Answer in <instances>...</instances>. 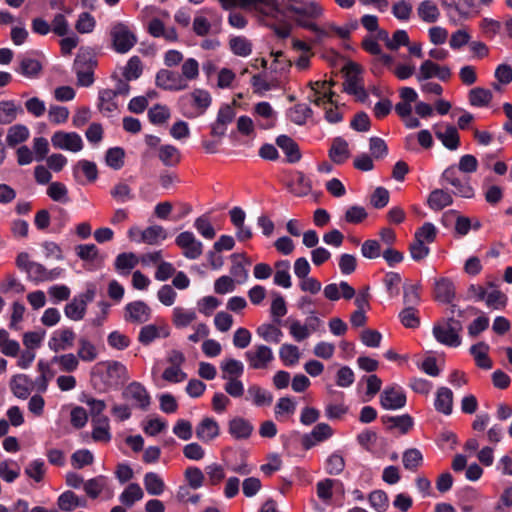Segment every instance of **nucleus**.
<instances>
[{
	"mask_svg": "<svg viewBox=\"0 0 512 512\" xmlns=\"http://www.w3.org/2000/svg\"><path fill=\"white\" fill-rule=\"evenodd\" d=\"M176 245L182 254L191 260L198 259L203 253V244L190 231L181 232L175 239Z\"/></svg>",
	"mask_w": 512,
	"mask_h": 512,
	"instance_id": "nucleus-15",
	"label": "nucleus"
},
{
	"mask_svg": "<svg viewBox=\"0 0 512 512\" xmlns=\"http://www.w3.org/2000/svg\"><path fill=\"white\" fill-rule=\"evenodd\" d=\"M231 51L240 57H247L252 52L251 42L242 36L233 37L229 41Z\"/></svg>",
	"mask_w": 512,
	"mask_h": 512,
	"instance_id": "nucleus-64",
	"label": "nucleus"
},
{
	"mask_svg": "<svg viewBox=\"0 0 512 512\" xmlns=\"http://www.w3.org/2000/svg\"><path fill=\"white\" fill-rule=\"evenodd\" d=\"M284 9L299 27L310 32L325 16V8L318 0H284Z\"/></svg>",
	"mask_w": 512,
	"mask_h": 512,
	"instance_id": "nucleus-2",
	"label": "nucleus"
},
{
	"mask_svg": "<svg viewBox=\"0 0 512 512\" xmlns=\"http://www.w3.org/2000/svg\"><path fill=\"white\" fill-rule=\"evenodd\" d=\"M143 484L147 493L152 496H160L166 489L164 480L155 472L146 473L143 477Z\"/></svg>",
	"mask_w": 512,
	"mask_h": 512,
	"instance_id": "nucleus-49",
	"label": "nucleus"
},
{
	"mask_svg": "<svg viewBox=\"0 0 512 512\" xmlns=\"http://www.w3.org/2000/svg\"><path fill=\"white\" fill-rule=\"evenodd\" d=\"M75 338L76 335L71 328L57 329L51 334L48 347L55 353L67 351L74 346Z\"/></svg>",
	"mask_w": 512,
	"mask_h": 512,
	"instance_id": "nucleus-21",
	"label": "nucleus"
},
{
	"mask_svg": "<svg viewBox=\"0 0 512 512\" xmlns=\"http://www.w3.org/2000/svg\"><path fill=\"white\" fill-rule=\"evenodd\" d=\"M19 464L11 459L0 462V477L7 483L14 482L20 476Z\"/></svg>",
	"mask_w": 512,
	"mask_h": 512,
	"instance_id": "nucleus-57",
	"label": "nucleus"
},
{
	"mask_svg": "<svg viewBox=\"0 0 512 512\" xmlns=\"http://www.w3.org/2000/svg\"><path fill=\"white\" fill-rule=\"evenodd\" d=\"M117 92L112 89H103L99 91L97 107L105 116H111L119 110V104L116 100Z\"/></svg>",
	"mask_w": 512,
	"mask_h": 512,
	"instance_id": "nucleus-32",
	"label": "nucleus"
},
{
	"mask_svg": "<svg viewBox=\"0 0 512 512\" xmlns=\"http://www.w3.org/2000/svg\"><path fill=\"white\" fill-rule=\"evenodd\" d=\"M195 434L199 441L211 443L220 435L219 423L212 417H204L196 425Z\"/></svg>",
	"mask_w": 512,
	"mask_h": 512,
	"instance_id": "nucleus-22",
	"label": "nucleus"
},
{
	"mask_svg": "<svg viewBox=\"0 0 512 512\" xmlns=\"http://www.w3.org/2000/svg\"><path fill=\"white\" fill-rule=\"evenodd\" d=\"M180 77L183 79V82L189 85V82L196 80L199 77V63L194 58H187L182 66Z\"/></svg>",
	"mask_w": 512,
	"mask_h": 512,
	"instance_id": "nucleus-61",
	"label": "nucleus"
},
{
	"mask_svg": "<svg viewBox=\"0 0 512 512\" xmlns=\"http://www.w3.org/2000/svg\"><path fill=\"white\" fill-rule=\"evenodd\" d=\"M435 410L444 415H450L453 411V392L447 387H439L435 394Z\"/></svg>",
	"mask_w": 512,
	"mask_h": 512,
	"instance_id": "nucleus-35",
	"label": "nucleus"
},
{
	"mask_svg": "<svg viewBox=\"0 0 512 512\" xmlns=\"http://www.w3.org/2000/svg\"><path fill=\"white\" fill-rule=\"evenodd\" d=\"M248 367L253 370H264L274 360V354L270 347L264 344H256L244 354Z\"/></svg>",
	"mask_w": 512,
	"mask_h": 512,
	"instance_id": "nucleus-8",
	"label": "nucleus"
},
{
	"mask_svg": "<svg viewBox=\"0 0 512 512\" xmlns=\"http://www.w3.org/2000/svg\"><path fill=\"white\" fill-rule=\"evenodd\" d=\"M456 288L453 281L446 277H441L434 284V298L441 303H451L455 298Z\"/></svg>",
	"mask_w": 512,
	"mask_h": 512,
	"instance_id": "nucleus-28",
	"label": "nucleus"
},
{
	"mask_svg": "<svg viewBox=\"0 0 512 512\" xmlns=\"http://www.w3.org/2000/svg\"><path fill=\"white\" fill-rule=\"evenodd\" d=\"M436 137L449 150L455 151L460 146V136L457 129L452 125H447L443 130L435 132Z\"/></svg>",
	"mask_w": 512,
	"mask_h": 512,
	"instance_id": "nucleus-40",
	"label": "nucleus"
},
{
	"mask_svg": "<svg viewBox=\"0 0 512 512\" xmlns=\"http://www.w3.org/2000/svg\"><path fill=\"white\" fill-rule=\"evenodd\" d=\"M196 318L197 314L193 309L177 306L172 310V323L178 329L188 327Z\"/></svg>",
	"mask_w": 512,
	"mask_h": 512,
	"instance_id": "nucleus-42",
	"label": "nucleus"
},
{
	"mask_svg": "<svg viewBox=\"0 0 512 512\" xmlns=\"http://www.w3.org/2000/svg\"><path fill=\"white\" fill-rule=\"evenodd\" d=\"M93 296V291H88L84 295L75 297L65 306L64 312L66 317L73 321L82 320L85 316L87 303L93 299Z\"/></svg>",
	"mask_w": 512,
	"mask_h": 512,
	"instance_id": "nucleus-23",
	"label": "nucleus"
},
{
	"mask_svg": "<svg viewBox=\"0 0 512 512\" xmlns=\"http://www.w3.org/2000/svg\"><path fill=\"white\" fill-rule=\"evenodd\" d=\"M357 70L358 67L353 65L347 73L343 89L347 94L353 95L358 101L364 102L368 98V94L365 90L363 79Z\"/></svg>",
	"mask_w": 512,
	"mask_h": 512,
	"instance_id": "nucleus-19",
	"label": "nucleus"
},
{
	"mask_svg": "<svg viewBox=\"0 0 512 512\" xmlns=\"http://www.w3.org/2000/svg\"><path fill=\"white\" fill-rule=\"evenodd\" d=\"M324 296L331 301H337L340 298L350 300L355 296V289L346 281H341L339 284L331 283L325 286Z\"/></svg>",
	"mask_w": 512,
	"mask_h": 512,
	"instance_id": "nucleus-30",
	"label": "nucleus"
},
{
	"mask_svg": "<svg viewBox=\"0 0 512 512\" xmlns=\"http://www.w3.org/2000/svg\"><path fill=\"white\" fill-rule=\"evenodd\" d=\"M492 99V92L483 87H475L468 93L469 104L473 107H487Z\"/></svg>",
	"mask_w": 512,
	"mask_h": 512,
	"instance_id": "nucleus-51",
	"label": "nucleus"
},
{
	"mask_svg": "<svg viewBox=\"0 0 512 512\" xmlns=\"http://www.w3.org/2000/svg\"><path fill=\"white\" fill-rule=\"evenodd\" d=\"M406 394L402 387L392 385L386 387L380 395V404L385 410H398L406 405Z\"/></svg>",
	"mask_w": 512,
	"mask_h": 512,
	"instance_id": "nucleus-16",
	"label": "nucleus"
},
{
	"mask_svg": "<svg viewBox=\"0 0 512 512\" xmlns=\"http://www.w3.org/2000/svg\"><path fill=\"white\" fill-rule=\"evenodd\" d=\"M402 462L405 469L409 471H416L423 464V455L420 450L410 448L404 451Z\"/></svg>",
	"mask_w": 512,
	"mask_h": 512,
	"instance_id": "nucleus-59",
	"label": "nucleus"
},
{
	"mask_svg": "<svg viewBox=\"0 0 512 512\" xmlns=\"http://www.w3.org/2000/svg\"><path fill=\"white\" fill-rule=\"evenodd\" d=\"M235 7L253 9L272 18H276L280 12L278 0H229L228 9Z\"/></svg>",
	"mask_w": 512,
	"mask_h": 512,
	"instance_id": "nucleus-9",
	"label": "nucleus"
},
{
	"mask_svg": "<svg viewBox=\"0 0 512 512\" xmlns=\"http://www.w3.org/2000/svg\"><path fill=\"white\" fill-rule=\"evenodd\" d=\"M351 31L352 28L348 26H337L333 22H325L322 24L318 22L312 33H314L319 39L329 38L334 35L340 39H347L349 38Z\"/></svg>",
	"mask_w": 512,
	"mask_h": 512,
	"instance_id": "nucleus-24",
	"label": "nucleus"
},
{
	"mask_svg": "<svg viewBox=\"0 0 512 512\" xmlns=\"http://www.w3.org/2000/svg\"><path fill=\"white\" fill-rule=\"evenodd\" d=\"M451 316L437 321L432 329L434 338L442 345L456 348L462 343L461 331L462 323L455 318V315L462 317L464 313L475 314L476 310L472 307L466 310L457 309L456 306L450 308Z\"/></svg>",
	"mask_w": 512,
	"mask_h": 512,
	"instance_id": "nucleus-3",
	"label": "nucleus"
},
{
	"mask_svg": "<svg viewBox=\"0 0 512 512\" xmlns=\"http://www.w3.org/2000/svg\"><path fill=\"white\" fill-rule=\"evenodd\" d=\"M155 84L157 87L171 92H179L189 88V85L183 82L179 72L160 69L155 77Z\"/></svg>",
	"mask_w": 512,
	"mask_h": 512,
	"instance_id": "nucleus-14",
	"label": "nucleus"
},
{
	"mask_svg": "<svg viewBox=\"0 0 512 512\" xmlns=\"http://www.w3.org/2000/svg\"><path fill=\"white\" fill-rule=\"evenodd\" d=\"M333 435V429L327 423L317 424L309 434L304 435L302 444L305 449L314 447L317 443L323 442Z\"/></svg>",
	"mask_w": 512,
	"mask_h": 512,
	"instance_id": "nucleus-27",
	"label": "nucleus"
},
{
	"mask_svg": "<svg viewBox=\"0 0 512 512\" xmlns=\"http://www.w3.org/2000/svg\"><path fill=\"white\" fill-rule=\"evenodd\" d=\"M109 480L104 475H98L84 483V491L91 499L98 498L104 491L108 490Z\"/></svg>",
	"mask_w": 512,
	"mask_h": 512,
	"instance_id": "nucleus-41",
	"label": "nucleus"
},
{
	"mask_svg": "<svg viewBox=\"0 0 512 512\" xmlns=\"http://www.w3.org/2000/svg\"><path fill=\"white\" fill-rule=\"evenodd\" d=\"M92 439L95 442L108 443L112 436L108 417H94L91 419Z\"/></svg>",
	"mask_w": 512,
	"mask_h": 512,
	"instance_id": "nucleus-33",
	"label": "nucleus"
},
{
	"mask_svg": "<svg viewBox=\"0 0 512 512\" xmlns=\"http://www.w3.org/2000/svg\"><path fill=\"white\" fill-rule=\"evenodd\" d=\"M247 400L256 407L270 406L273 402V395L267 389L254 384L247 390Z\"/></svg>",
	"mask_w": 512,
	"mask_h": 512,
	"instance_id": "nucleus-37",
	"label": "nucleus"
},
{
	"mask_svg": "<svg viewBox=\"0 0 512 512\" xmlns=\"http://www.w3.org/2000/svg\"><path fill=\"white\" fill-rule=\"evenodd\" d=\"M73 176L75 180L81 184L84 183V179L92 183L98 178V169L94 162L89 160H79L73 167Z\"/></svg>",
	"mask_w": 512,
	"mask_h": 512,
	"instance_id": "nucleus-26",
	"label": "nucleus"
},
{
	"mask_svg": "<svg viewBox=\"0 0 512 512\" xmlns=\"http://www.w3.org/2000/svg\"><path fill=\"white\" fill-rule=\"evenodd\" d=\"M274 283L283 288H290L291 276L289 273L290 263L287 260H280L275 263Z\"/></svg>",
	"mask_w": 512,
	"mask_h": 512,
	"instance_id": "nucleus-55",
	"label": "nucleus"
},
{
	"mask_svg": "<svg viewBox=\"0 0 512 512\" xmlns=\"http://www.w3.org/2000/svg\"><path fill=\"white\" fill-rule=\"evenodd\" d=\"M112 49L119 53H128L137 43L135 29L124 22L112 23L108 31Z\"/></svg>",
	"mask_w": 512,
	"mask_h": 512,
	"instance_id": "nucleus-6",
	"label": "nucleus"
},
{
	"mask_svg": "<svg viewBox=\"0 0 512 512\" xmlns=\"http://www.w3.org/2000/svg\"><path fill=\"white\" fill-rule=\"evenodd\" d=\"M125 400L141 410H147L151 404V396L145 386L140 382L129 383L122 392Z\"/></svg>",
	"mask_w": 512,
	"mask_h": 512,
	"instance_id": "nucleus-11",
	"label": "nucleus"
},
{
	"mask_svg": "<svg viewBox=\"0 0 512 512\" xmlns=\"http://www.w3.org/2000/svg\"><path fill=\"white\" fill-rule=\"evenodd\" d=\"M333 85L334 82L327 80L311 81L308 83L307 98L325 110V118L328 122L337 123L342 120V114L337 107L338 100L335 98V93L332 91Z\"/></svg>",
	"mask_w": 512,
	"mask_h": 512,
	"instance_id": "nucleus-4",
	"label": "nucleus"
},
{
	"mask_svg": "<svg viewBox=\"0 0 512 512\" xmlns=\"http://www.w3.org/2000/svg\"><path fill=\"white\" fill-rule=\"evenodd\" d=\"M257 335L266 342L278 344L282 340L283 332L274 324L264 323L256 329Z\"/></svg>",
	"mask_w": 512,
	"mask_h": 512,
	"instance_id": "nucleus-53",
	"label": "nucleus"
},
{
	"mask_svg": "<svg viewBox=\"0 0 512 512\" xmlns=\"http://www.w3.org/2000/svg\"><path fill=\"white\" fill-rule=\"evenodd\" d=\"M312 189L310 179L302 172H297L292 179L291 191L296 196L307 195Z\"/></svg>",
	"mask_w": 512,
	"mask_h": 512,
	"instance_id": "nucleus-63",
	"label": "nucleus"
},
{
	"mask_svg": "<svg viewBox=\"0 0 512 512\" xmlns=\"http://www.w3.org/2000/svg\"><path fill=\"white\" fill-rule=\"evenodd\" d=\"M441 181L443 185L451 186L452 192L456 196L463 198L474 197L475 191L470 184V177L456 169V165H451L443 171Z\"/></svg>",
	"mask_w": 512,
	"mask_h": 512,
	"instance_id": "nucleus-7",
	"label": "nucleus"
},
{
	"mask_svg": "<svg viewBox=\"0 0 512 512\" xmlns=\"http://www.w3.org/2000/svg\"><path fill=\"white\" fill-rule=\"evenodd\" d=\"M95 61L85 54H78L74 61V70L77 75V83L80 86L88 87L94 82L93 68Z\"/></svg>",
	"mask_w": 512,
	"mask_h": 512,
	"instance_id": "nucleus-17",
	"label": "nucleus"
},
{
	"mask_svg": "<svg viewBox=\"0 0 512 512\" xmlns=\"http://www.w3.org/2000/svg\"><path fill=\"white\" fill-rule=\"evenodd\" d=\"M253 114L261 119L259 126L263 129H270L275 126L277 113L269 102L262 101L254 106Z\"/></svg>",
	"mask_w": 512,
	"mask_h": 512,
	"instance_id": "nucleus-31",
	"label": "nucleus"
},
{
	"mask_svg": "<svg viewBox=\"0 0 512 512\" xmlns=\"http://www.w3.org/2000/svg\"><path fill=\"white\" fill-rule=\"evenodd\" d=\"M37 370L39 376L33 381V390L45 393L48 389L49 381L54 376V371L50 368V363H46V360L43 359L38 361Z\"/></svg>",
	"mask_w": 512,
	"mask_h": 512,
	"instance_id": "nucleus-34",
	"label": "nucleus"
},
{
	"mask_svg": "<svg viewBox=\"0 0 512 512\" xmlns=\"http://www.w3.org/2000/svg\"><path fill=\"white\" fill-rule=\"evenodd\" d=\"M350 156L349 146L347 141L338 137L335 138L329 150L330 159L336 164L344 163Z\"/></svg>",
	"mask_w": 512,
	"mask_h": 512,
	"instance_id": "nucleus-47",
	"label": "nucleus"
},
{
	"mask_svg": "<svg viewBox=\"0 0 512 512\" xmlns=\"http://www.w3.org/2000/svg\"><path fill=\"white\" fill-rule=\"evenodd\" d=\"M452 76L451 69L445 65H439L431 59L424 60L416 73V80L423 82L432 78H438L441 81H448Z\"/></svg>",
	"mask_w": 512,
	"mask_h": 512,
	"instance_id": "nucleus-12",
	"label": "nucleus"
},
{
	"mask_svg": "<svg viewBox=\"0 0 512 512\" xmlns=\"http://www.w3.org/2000/svg\"><path fill=\"white\" fill-rule=\"evenodd\" d=\"M57 505L62 511H73L78 507H85L86 500L78 497L74 492L68 490L60 494Z\"/></svg>",
	"mask_w": 512,
	"mask_h": 512,
	"instance_id": "nucleus-48",
	"label": "nucleus"
},
{
	"mask_svg": "<svg viewBox=\"0 0 512 512\" xmlns=\"http://www.w3.org/2000/svg\"><path fill=\"white\" fill-rule=\"evenodd\" d=\"M296 410V402L290 397H281L274 408L275 417L282 420L292 416Z\"/></svg>",
	"mask_w": 512,
	"mask_h": 512,
	"instance_id": "nucleus-58",
	"label": "nucleus"
},
{
	"mask_svg": "<svg viewBox=\"0 0 512 512\" xmlns=\"http://www.w3.org/2000/svg\"><path fill=\"white\" fill-rule=\"evenodd\" d=\"M253 431V424L243 417L236 416L228 422V432L236 440L248 439Z\"/></svg>",
	"mask_w": 512,
	"mask_h": 512,
	"instance_id": "nucleus-25",
	"label": "nucleus"
},
{
	"mask_svg": "<svg viewBox=\"0 0 512 512\" xmlns=\"http://www.w3.org/2000/svg\"><path fill=\"white\" fill-rule=\"evenodd\" d=\"M51 143L55 149L72 153H78L84 147L83 140L78 133L63 130L56 131L52 134Z\"/></svg>",
	"mask_w": 512,
	"mask_h": 512,
	"instance_id": "nucleus-10",
	"label": "nucleus"
},
{
	"mask_svg": "<svg viewBox=\"0 0 512 512\" xmlns=\"http://www.w3.org/2000/svg\"><path fill=\"white\" fill-rule=\"evenodd\" d=\"M210 93L201 88H196L188 94L180 97L179 105L183 115L193 119L203 115L211 105Z\"/></svg>",
	"mask_w": 512,
	"mask_h": 512,
	"instance_id": "nucleus-5",
	"label": "nucleus"
},
{
	"mask_svg": "<svg viewBox=\"0 0 512 512\" xmlns=\"http://www.w3.org/2000/svg\"><path fill=\"white\" fill-rule=\"evenodd\" d=\"M46 363H50L51 369L56 366L63 373H73L80 365L78 357L73 353L56 354Z\"/></svg>",
	"mask_w": 512,
	"mask_h": 512,
	"instance_id": "nucleus-29",
	"label": "nucleus"
},
{
	"mask_svg": "<svg viewBox=\"0 0 512 512\" xmlns=\"http://www.w3.org/2000/svg\"><path fill=\"white\" fill-rule=\"evenodd\" d=\"M10 387L17 398L26 399L33 391V380L25 374H18L11 379Z\"/></svg>",
	"mask_w": 512,
	"mask_h": 512,
	"instance_id": "nucleus-36",
	"label": "nucleus"
},
{
	"mask_svg": "<svg viewBox=\"0 0 512 512\" xmlns=\"http://www.w3.org/2000/svg\"><path fill=\"white\" fill-rule=\"evenodd\" d=\"M151 315V308L141 300L130 302L124 308V319L130 323H146L150 320Z\"/></svg>",
	"mask_w": 512,
	"mask_h": 512,
	"instance_id": "nucleus-20",
	"label": "nucleus"
},
{
	"mask_svg": "<svg viewBox=\"0 0 512 512\" xmlns=\"http://www.w3.org/2000/svg\"><path fill=\"white\" fill-rule=\"evenodd\" d=\"M16 265L27 274L31 281L35 283L45 282L46 268L38 262L31 261L27 253L18 254Z\"/></svg>",
	"mask_w": 512,
	"mask_h": 512,
	"instance_id": "nucleus-18",
	"label": "nucleus"
},
{
	"mask_svg": "<svg viewBox=\"0 0 512 512\" xmlns=\"http://www.w3.org/2000/svg\"><path fill=\"white\" fill-rule=\"evenodd\" d=\"M128 379V370L119 361H101L91 369V383L101 393L118 389Z\"/></svg>",
	"mask_w": 512,
	"mask_h": 512,
	"instance_id": "nucleus-1",
	"label": "nucleus"
},
{
	"mask_svg": "<svg viewBox=\"0 0 512 512\" xmlns=\"http://www.w3.org/2000/svg\"><path fill=\"white\" fill-rule=\"evenodd\" d=\"M279 357L284 366L291 367L298 364L301 353L297 346L293 344H283L279 349Z\"/></svg>",
	"mask_w": 512,
	"mask_h": 512,
	"instance_id": "nucleus-56",
	"label": "nucleus"
},
{
	"mask_svg": "<svg viewBox=\"0 0 512 512\" xmlns=\"http://www.w3.org/2000/svg\"><path fill=\"white\" fill-rule=\"evenodd\" d=\"M144 498V491L138 483L128 484L119 495V501L127 508Z\"/></svg>",
	"mask_w": 512,
	"mask_h": 512,
	"instance_id": "nucleus-39",
	"label": "nucleus"
},
{
	"mask_svg": "<svg viewBox=\"0 0 512 512\" xmlns=\"http://www.w3.org/2000/svg\"><path fill=\"white\" fill-rule=\"evenodd\" d=\"M158 158L164 166L175 167L181 162L182 156L177 147L165 144L159 147Z\"/></svg>",
	"mask_w": 512,
	"mask_h": 512,
	"instance_id": "nucleus-44",
	"label": "nucleus"
},
{
	"mask_svg": "<svg viewBox=\"0 0 512 512\" xmlns=\"http://www.w3.org/2000/svg\"><path fill=\"white\" fill-rule=\"evenodd\" d=\"M221 377L225 379L240 378L244 373V365L241 361L233 358H226L220 363Z\"/></svg>",
	"mask_w": 512,
	"mask_h": 512,
	"instance_id": "nucleus-45",
	"label": "nucleus"
},
{
	"mask_svg": "<svg viewBox=\"0 0 512 512\" xmlns=\"http://www.w3.org/2000/svg\"><path fill=\"white\" fill-rule=\"evenodd\" d=\"M140 262L139 257L133 252H124L115 258V269L121 275H128Z\"/></svg>",
	"mask_w": 512,
	"mask_h": 512,
	"instance_id": "nucleus-43",
	"label": "nucleus"
},
{
	"mask_svg": "<svg viewBox=\"0 0 512 512\" xmlns=\"http://www.w3.org/2000/svg\"><path fill=\"white\" fill-rule=\"evenodd\" d=\"M419 18L426 23H435L440 18V10L432 0H424L417 7Z\"/></svg>",
	"mask_w": 512,
	"mask_h": 512,
	"instance_id": "nucleus-46",
	"label": "nucleus"
},
{
	"mask_svg": "<svg viewBox=\"0 0 512 512\" xmlns=\"http://www.w3.org/2000/svg\"><path fill=\"white\" fill-rule=\"evenodd\" d=\"M489 346L484 342H479L470 347V353L473 356L475 363L482 369H491L492 361L488 356Z\"/></svg>",
	"mask_w": 512,
	"mask_h": 512,
	"instance_id": "nucleus-50",
	"label": "nucleus"
},
{
	"mask_svg": "<svg viewBox=\"0 0 512 512\" xmlns=\"http://www.w3.org/2000/svg\"><path fill=\"white\" fill-rule=\"evenodd\" d=\"M495 82L492 87L496 91L501 90V86H507L512 83V66L507 63H501L496 66L494 71Z\"/></svg>",
	"mask_w": 512,
	"mask_h": 512,
	"instance_id": "nucleus-52",
	"label": "nucleus"
},
{
	"mask_svg": "<svg viewBox=\"0 0 512 512\" xmlns=\"http://www.w3.org/2000/svg\"><path fill=\"white\" fill-rule=\"evenodd\" d=\"M276 144L286 155L289 163H296L301 159V152L298 144L290 137L286 135H280L276 139Z\"/></svg>",
	"mask_w": 512,
	"mask_h": 512,
	"instance_id": "nucleus-38",
	"label": "nucleus"
},
{
	"mask_svg": "<svg viewBox=\"0 0 512 512\" xmlns=\"http://www.w3.org/2000/svg\"><path fill=\"white\" fill-rule=\"evenodd\" d=\"M75 355L78 357L79 361L92 362L98 357V350L91 341L81 338L79 340L77 354Z\"/></svg>",
	"mask_w": 512,
	"mask_h": 512,
	"instance_id": "nucleus-60",
	"label": "nucleus"
},
{
	"mask_svg": "<svg viewBox=\"0 0 512 512\" xmlns=\"http://www.w3.org/2000/svg\"><path fill=\"white\" fill-rule=\"evenodd\" d=\"M171 329L164 321H156L152 324L144 325L138 334V341L145 346L150 345L158 339H165L170 336Z\"/></svg>",
	"mask_w": 512,
	"mask_h": 512,
	"instance_id": "nucleus-13",
	"label": "nucleus"
},
{
	"mask_svg": "<svg viewBox=\"0 0 512 512\" xmlns=\"http://www.w3.org/2000/svg\"><path fill=\"white\" fill-rule=\"evenodd\" d=\"M29 135V129L25 125L17 124L9 128L6 140L10 146H15L26 141Z\"/></svg>",
	"mask_w": 512,
	"mask_h": 512,
	"instance_id": "nucleus-62",
	"label": "nucleus"
},
{
	"mask_svg": "<svg viewBox=\"0 0 512 512\" xmlns=\"http://www.w3.org/2000/svg\"><path fill=\"white\" fill-rule=\"evenodd\" d=\"M452 202L451 194L443 189L433 190L428 197L429 207L437 211L451 205Z\"/></svg>",
	"mask_w": 512,
	"mask_h": 512,
	"instance_id": "nucleus-54",
	"label": "nucleus"
}]
</instances>
